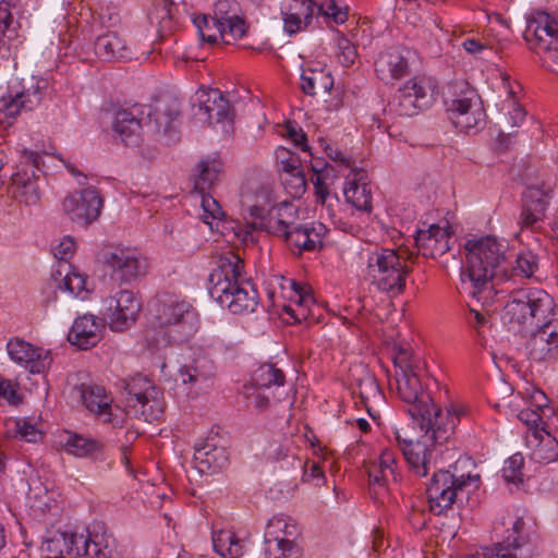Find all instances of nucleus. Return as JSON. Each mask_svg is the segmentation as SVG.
<instances>
[{
	"label": "nucleus",
	"mask_w": 558,
	"mask_h": 558,
	"mask_svg": "<svg viewBox=\"0 0 558 558\" xmlns=\"http://www.w3.org/2000/svg\"><path fill=\"white\" fill-rule=\"evenodd\" d=\"M421 373V446L424 447L421 468L425 476L432 466L436 468L444 454V444L452 428L450 413L439 404L441 390L434 371L424 362Z\"/></svg>",
	"instance_id": "nucleus-1"
},
{
	"label": "nucleus",
	"mask_w": 558,
	"mask_h": 558,
	"mask_svg": "<svg viewBox=\"0 0 558 558\" xmlns=\"http://www.w3.org/2000/svg\"><path fill=\"white\" fill-rule=\"evenodd\" d=\"M465 250L468 254L461 269V291L483 305L490 304L496 296L493 279L505 259L502 245L495 238L485 236L468 241Z\"/></svg>",
	"instance_id": "nucleus-2"
},
{
	"label": "nucleus",
	"mask_w": 558,
	"mask_h": 558,
	"mask_svg": "<svg viewBox=\"0 0 558 558\" xmlns=\"http://www.w3.org/2000/svg\"><path fill=\"white\" fill-rule=\"evenodd\" d=\"M243 269V260L230 253L218 258L208 278L210 296L233 314L252 313L258 304V293Z\"/></svg>",
	"instance_id": "nucleus-3"
},
{
	"label": "nucleus",
	"mask_w": 558,
	"mask_h": 558,
	"mask_svg": "<svg viewBox=\"0 0 558 558\" xmlns=\"http://www.w3.org/2000/svg\"><path fill=\"white\" fill-rule=\"evenodd\" d=\"M294 213L292 205L282 204L278 209V218L268 220V232L283 239L292 251L296 250L298 253L320 248L323 239L328 232L326 226L322 222L295 223L294 220L288 219L293 217Z\"/></svg>",
	"instance_id": "nucleus-4"
},
{
	"label": "nucleus",
	"mask_w": 558,
	"mask_h": 558,
	"mask_svg": "<svg viewBox=\"0 0 558 558\" xmlns=\"http://www.w3.org/2000/svg\"><path fill=\"white\" fill-rule=\"evenodd\" d=\"M554 308V299L545 290L524 288L510 293L504 314L511 323L538 325L549 322Z\"/></svg>",
	"instance_id": "nucleus-5"
},
{
	"label": "nucleus",
	"mask_w": 558,
	"mask_h": 558,
	"mask_svg": "<svg viewBox=\"0 0 558 558\" xmlns=\"http://www.w3.org/2000/svg\"><path fill=\"white\" fill-rule=\"evenodd\" d=\"M442 102L454 126L469 132L484 122L485 113L476 104V90L468 82H452L442 90Z\"/></svg>",
	"instance_id": "nucleus-6"
},
{
	"label": "nucleus",
	"mask_w": 558,
	"mask_h": 558,
	"mask_svg": "<svg viewBox=\"0 0 558 558\" xmlns=\"http://www.w3.org/2000/svg\"><path fill=\"white\" fill-rule=\"evenodd\" d=\"M407 274V264L393 250L378 248L367 255L366 277L383 292H402Z\"/></svg>",
	"instance_id": "nucleus-7"
},
{
	"label": "nucleus",
	"mask_w": 558,
	"mask_h": 558,
	"mask_svg": "<svg viewBox=\"0 0 558 558\" xmlns=\"http://www.w3.org/2000/svg\"><path fill=\"white\" fill-rule=\"evenodd\" d=\"M49 81L25 74L10 81L7 95L0 98V113L4 118H15L21 111L37 108L47 95Z\"/></svg>",
	"instance_id": "nucleus-8"
},
{
	"label": "nucleus",
	"mask_w": 558,
	"mask_h": 558,
	"mask_svg": "<svg viewBox=\"0 0 558 558\" xmlns=\"http://www.w3.org/2000/svg\"><path fill=\"white\" fill-rule=\"evenodd\" d=\"M126 393L125 411L129 415L150 422L159 418L162 407L158 399V388L151 379L135 375L123 380Z\"/></svg>",
	"instance_id": "nucleus-9"
},
{
	"label": "nucleus",
	"mask_w": 558,
	"mask_h": 558,
	"mask_svg": "<svg viewBox=\"0 0 558 558\" xmlns=\"http://www.w3.org/2000/svg\"><path fill=\"white\" fill-rule=\"evenodd\" d=\"M478 480L480 475L477 474L457 477L448 471L438 470L433 474L426 487V497L430 511L440 514L451 508L458 493Z\"/></svg>",
	"instance_id": "nucleus-10"
},
{
	"label": "nucleus",
	"mask_w": 558,
	"mask_h": 558,
	"mask_svg": "<svg viewBox=\"0 0 558 558\" xmlns=\"http://www.w3.org/2000/svg\"><path fill=\"white\" fill-rule=\"evenodd\" d=\"M154 318L159 326L190 337L197 327V313L185 301H158L154 305Z\"/></svg>",
	"instance_id": "nucleus-11"
},
{
	"label": "nucleus",
	"mask_w": 558,
	"mask_h": 558,
	"mask_svg": "<svg viewBox=\"0 0 558 558\" xmlns=\"http://www.w3.org/2000/svg\"><path fill=\"white\" fill-rule=\"evenodd\" d=\"M98 259L111 270L112 278L122 282H130L146 274V259L130 248L105 247Z\"/></svg>",
	"instance_id": "nucleus-12"
},
{
	"label": "nucleus",
	"mask_w": 558,
	"mask_h": 558,
	"mask_svg": "<svg viewBox=\"0 0 558 558\" xmlns=\"http://www.w3.org/2000/svg\"><path fill=\"white\" fill-rule=\"evenodd\" d=\"M43 156L33 150H23L22 168L12 174V183L15 187V196L26 205H35L40 196L36 172L43 170Z\"/></svg>",
	"instance_id": "nucleus-13"
},
{
	"label": "nucleus",
	"mask_w": 558,
	"mask_h": 558,
	"mask_svg": "<svg viewBox=\"0 0 558 558\" xmlns=\"http://www.w3.org/2000/svg\"><path fill=\"white\" fill-rule=\"evenodd\" d=\"M524 39L537 54L558 52V22L546 13L527 20Z\"/></svg>",
	"instance_id": "nucleus-14"
},
{
	"label": "nucleus",
	"mask_w": 558,
	"mask_h": 558,
	"mask_svg": "<svg viewBox=\"0 0 558 558\" xmlns=\"http://www.w3.org/2000/svg\"><path fill=\"white\" fill-rule=\"evenodd\" d=\"M102 205L99 192L94 187H87L66 196L62 208L73 222L88 226L99 217Z\"/></svg>",
	"instance_id": "nucleus-15"
},
{
	"label": "nucleus",
	"mask_w": 558,
	"mask_h": 558,
	"mask_svg": "<svg viewBox=\"0 0 558 558\" xmlns=\"http://www.w3.org/2000/svg\"><path fill=\"white\" fill-rule=\"evenodd\" d=\"M393 362L398 368L396 380L399 397L402 401L409 403V407L416 404L418 400V375L414 353L408 349H400Z\"/></svg>",
	"instance_id": "nucleus-16"
},
{
	"label": "nucleus",
	"mask_w": 558,
	"mask_h": 558,
	"mask_svg": "<svg viewBox=\"0 0 558 558\" xmlns=\"http://www.w3.org/2000/svg\"><path fill=\"white\" fill-rule=\"evenodd\" d=\"M193 114L203 123L231 121L230 104L219 89H199L195 94Z\"/></svg>",
	"instance_id": "nucleus-17"
},
{
	"label": "nucleus",
	"mask_w": 558,
	"mask_h": 558,
	"mask_svg": "<svg viewBox=\"0 0 558 558\" xmlns=\"http://www.w3.org/2000/svg\"><path fill=\"white\" fill-rule=\"evenodd\" d=\"M409 415L407 421L400 422L396 428L397 446L402 453L409 468L414 472L418 471V404L410 405L407 409Z\"/></svg>",
	"instance_id": "nucleus-18"
},
{
	"label": "nucleus",
	"mask_w": 558,
	"mask_h": 558,
	"mask_svg": "<svg viewBox=\"0 0 558 558\" xmlns=\"http://www.w3.org/2000/svg\"><path fill=\"white\" fill-rule=\"evenodd\" d=\"M141 302L132 291L122 290L109 299V327L114 331L130 328L141 311Z\"/></svg>",
	"instance_id": "nucleus-19"
},
{
	"label": "nucleus",
	"mask_w": 558,
	"mask_h": 558,
	"mask_svg": "<svg viewBox=\"0 0 558 558\" xmlns=\"http://www.w3.org/2000/svg\"><path fill=\"white\" fill-rule=\"evenodd\" d=\"M151 122V112H145L144 107L134 105L117 111L113 130L126 145L136 144L141 129Z\"/></svg>",
	"instance_id": "nucleus-20"
},
{
	"label": "nucleus",
	"mask_w": 558,
	"mask_h": 558,
	"mask_svg": "<svg viewBox=\"0 0 558 558\" xmlns=\"http://www.w3.org/2000/svg\"><path fill=\"white\" fill-rule=\"evenodd\" d=\"M238 5L234 1L218 0L214 5V13L210 15L222 28V41L233 44L246 33L243 19L238 13Z\"/></svg>",
	"instance_id": "nucleus-21"
},
{
	"label": "nucleus",
	"mask_w": 558,
	"mask_h": 558,
	"mask_svg": "<svg viewBox=\"0 0 558 558\" xmlns=\"http://www.w3.org/2000/svg\"><path fill=\"white\" fill-rule=\"evenodd\" d=\"M7 349L14 362L24 366L33 374L44 373L51 364L49 351L35 348L24 340H12L8 343Z\"/></svg>",
	"instance_id": "nucleus-22"
},
{
	"label": "nucleus",
	"mask_w": 558,
	"mask_h": 558,
	"mask_svg": "<svg viewBox=\"0 0 558 558\" xmlns=\"http://www.w3.org/2000/svg\"><path fill=\"white\" fill-rule=\"evenodd\" d=\"M527 355L532 361H555L558 357V330L549 322L543 323L526 343Z\"/></svg>",
	"instance_id": "nucleus-23"
},
{
	"label": "nucleus",
	"mask_w": 558,
	"mask_h": 558,
	"mask_svg": "<svg viewBox=\"0 0 558 558\" xmlns=\"http://www.w3.org/2000/svg\"><path fill=\"white\" fill-rule=\"evenodd\" d=\"M216 366L211 359L198 355L190 364L179 368L177 380L190 384L196 391H206L211 387Z\"/></svg>",
	"instance_id": "nucleus-24"
},
{
	"label": "nucleus",
	"mask_w": 558,
	"mask_h": 558,
	"mask_svg": "<svg viewBox=\"0 0 558 558\" xmlns=\"http://www.w3.org/2000/svg\"><path fill=\"white\" fill-rule=\"evenodd\" d=\"M82 555L90 558H120L121 553L118 549L116 538L107 533L100 524H95L88 534L84 535L82 544Z\"/></svg>",
	"instance_id": "nucleus-25"
},
{
	"label": "nucleus",
	"mask_w": 558,
	"mask_h": 558,
	"mask_svg": "<svg viewBox=\"0 0 558 558\" xmlns=\"http://www.w3.org/2000/svg\"><path fill=\"white\" fill-rule=\"evenodd\" d=\"M421 225L427 227V229L421 228V255L436 258L450 250L447 223L440 226L434 219L427 218L421 221Z\"/></svg>",
	"instance_id": "nucleus-26"
},
{
	"label": "nucleus",
	"mask_w": 558,
	"mask_h": 558,
	"mask_svg": "<svg viewBox=\"0 0 558 558\" xmlns=\"http://www.w3.org/2000/svg\"><path fill=\"white\" fill-rule=\"evenodd\" d=\"M104 328L102 319L85 314L75 319L69 333V341L83 350H87L100 341Z\"/></svg>",
	"instance_id": "nucleus-27"
},
{
	"label": "nucleus",
	"mask_w": 558,
	"mask_h": 558,
	"mask_svg": "<svg viewBox=\"0 0 558 558\" xmlns=\"http://www.w3.org/2000/svg\"><path fill=\"white\" fill-rule=\"evenodd\" d=\"M550 185L529 186L523 194V209L521 222L524 227H532L542 219L545 214L548 201L551 197Z\"/></svg>",
	"instance_id": "nucleus-28"
},
{
	"label": "nucleus",
	"mask_w": 558,
	"mask_h": 558,
	"mask_svg": "<svg viewBox=\"0 0 558 558\" xmlns=\"http://www.w3.org/2000/svg\"><path fill=\"white\" fill-rule=\"evenodd\" d=\"M84 534L57 532L41 544V551L49 558L81 556Z\"/></svg>",
	"instance_id": "nucleus-29"
},
{
	"label": "nucleus",
	"mask_w": 558,
	"mask_h": 558,
	"mask_svg": "<svg viewBox=\"0 0 558 558\" xmlns=\"http://www.w3.org/2000/svg\"><path fill=\"white\" fill-rule=\"evenodd\" d=\"M228 462L227 451L223 447L217 446L214 438L195 444L194 463L201 473L217 472L226 466Z\"/></svg>",
	"instance_id": "nucleus-30"
},
{
	"label": "nucleus",
	"mask_w": 558,
	"mask_h": 558,
	"mask_svg": "<svg viewBox=\"0 0 558 558\" xmlns=\"http://www.w3.org/2000/svg\"><path fill=\"white\" fill-rule=\"evenodd\" d=\"M501 523L507 532L505 538L507 547H512L515 550L523 549L525 545L531 543L534 531L533 523L530 520L526 521L523 515L518 513H508Z\"/></svg>",
	"instance_id": "nucleus-31"
},
{
	"label": "nucleus",
	"mask_w": 558,
	"mask_h": 558,
	"mask_svg": "<svg viewBox=\"0 0 558 558\" xmlns=\"http://www.w3.org/2000/svg\"><path fill=\"white\" fill-rule=\"evenodd\" d=\"M96 54L105 61L130 60L132 52L125 40L117 33L98 36L95 41Z\"/></svg>",
	"instance_id": "nucleus-32"
},
{
	"label": "nucleus",
	"mask_w": 558,
	"mask_h": 558,
	"mask_svg": "<svg viewBox=\"0 0 558 558\" xmlns=\"http://www.w3.org/2000/svg\"><path fill=\"white\" fill-rule=\"evenodd\" d=\"M408 61L397 50L385 51L375 62V71L384 82L399 80L407 74Z\"/></svg>",
	"instance_id": "nucleus-33"
},
{
	"label": "nucleus",
	"mask_w": 558,
	"mask_h": 558,
	"mask_svg": "<svg viewBox=\"0 0 558 558\" xmlns=\"http://www.w3.org/2000/svg\"><path fill=\"white\" fill-rule=\"evenodd\" d=\"M179 109L175 105H166L162 108H156L150 123H146L157 134H163L168 137V142H175L179 140L177 131V120L179 117Z\"/></svg>",
	"instance_id": "nucleus-34"
},
{
	"label": "nucleus",
	"mask_w": 558,
	"mask_h": 558,
	"mask_svg": "<svg viewBox=\"0 0 558 558\" xmlns=\"http://www.w3.org/2000/svg\"><path fill=\"white\" fill-rule=\"evenodd\" d=\"M82 403L93 413L106 414L111 404V398L100 385L81 384L74 388Z\"/></svg>",
	"instance_id": "nucleus-35"
},
{
	"label": "nucleus",
	"mask_w": 558,
	"mask_h": 558,
	"mask_svg": "<svg viewBox=\"0 0 558 558\" xmlns=\"http://www.w3.org/2000/svg\"><path fill=\"white\" fill-rule=\"evenodd\" d=\"M222 170V162L215 157H207L196 166L194 178V190L198 193L209 191L219 181Z\"/></svg>",
	"instance_id": "nucleus-36"
},
{
	"label": "nucleus",
	"mask_w": 558,
	"mask_h": 558,
	"mask_svg": "<svg viewBox=\"0 0 558 558\" xmlns=\"http://www.w3.org/2000/svg\"><path fill=\"white\" fill-rule=\"evenodd\" d=\"M61 442L66 452L78 458L89 457L102 450L101 442L70 432L64 434Z\"/></svg>",
	"instance_id": "nucleus-37"
},
{
	"label": "nucleus",
	"mask_w": 558,
	"mask_h": 558,
	"mask_svg": "<svg viewBox=\"0 0 558 558\" xmlns=\"http://www.w3.org/2000/svg\"><path fill=\"white\" fill-rule=\"evenodd\" d=\"M70 268L71 266L66 263L60 264L52 277L58 282L59 289L78 296L81 293L87 292L86 277L77 271H71Z\"/></svg>",
	"instance_id": "nucleus-38"
},
{
	"label": "nucleus",
	"mask_w": 558,
	"mask_h": 558,
	"mask_svg": "<svg viewBox=\"0 0 558 558\" xmlns=\"http://www.w3.org/2000/svg\"><path fill=\"white\" fill-rule=\"evenodd\" d=\"M213 546L223 558H239L243 555V543L232 531H214Z\"/></svg>",
	"instance_id": "nucleus-39"
},
{
	"label": "nucleus",
	"mask_w": 558,
	"mask_h": 558,
	"mask_svg": "<svg viewBox=\"0 0 558 558\" xmlns=\"http://www.w3.org/2000/svg\"><path fill=\"white\" fill-rule=\"evenodd\" d=\"M186 338L187 336L183 333H177L175 331L170 330V328L159 326L156 323V319L154 320V326L145 332V340L148 349L156 351L167 348L172 343L183 341Z\"/></svg>",
	"instance_id": "nucleus-40"
},
{
	"label": "nucleus",
	"mask_w": 558,
	"mask_h": 558,
	"mask_svg": "<svg viewBox=\"0 0 558 558\" xmlns=\"http://www.w3.org/2000/svg\"><path fill=\"white\" fill-rule=\"evenodd\" d=\"M533 437L538 440V444L532 452V458L538 463H550L558 459V441L548 432L534 429Z\"/></svg>",
	"instance_id": "nucleus-41"
},
{
	"label": "nucleus",
	"mask_w": 558,
	"mask_h": 558,
	"mask_svg": "<svg viewBox=\"0 0 558 558\" xmlns=\"http://www.w3.org/2000/svg\"><path fill=\"white\" fill-rule=\"evenodd\" d=\"M4 435L8 438H20L26 442H37L43 437L36 425L26 418L7 420Z\"/></svg>",
	"instance_id": "nucleus-42"
},
{
	"label": "nucleus",
	"mask_w": 558,
	"mask_h": 558,
	"mask_svg": "<svg viewBox=\"0 0 558 558\" xmlns=\"http://www.w3.org/2000/svg\"><path fill=\"white\" fill-rule=\"evenodd\" d=\"M332 85V77L322 71L307 70L301 75V89L310 96H315L320 92L328 93Z\"/></svg>",
	"instance_id": "nucleus-43"
},
{
	"label": "nucleus",
	"mask_w": 558,
	"mask_h": 558,
	"mask_svg": "<svg viewBox=\"0 0 558 558\" xmlns=\"http://www.w3.org/2000/svg\"><path fill=\"white\" fill-rule=\"evenodd\" d=\"M250 384L270 391L283 386L284 374L274 364H263L254 372Z\"/></svg>",
	"instance_id": "nucleus-44"
},
{
	"label": "nucleus",
	"mask_w": 558,
	"mask_h": 558,
	"mask_svg": "<svg viewBox=\"0 0 558 558\" xmlns=\"http://www.w3.org/2000/svg\"><path fill=\"white\" fill-rule=\"evenodd\" d=\"M344 197L348 203L352 204L359 210L369 213L372 210V195L368 184H359L356 179L350 182L344 189Z\"/></svg>",
	"instance_id": "nucleus-45"
},
{
	"label": "nucleus",
	"mask_w": 558,
	"mask_h": 558,
	"mask_svg": "<svg viewBox=\"0 0 558 558\" xmlns=\"http://www.w3.org/2000/svg\"><path fill=\"white\" fill-rule=\"evenodd\" d=\"M398 102L401 116L412 117L416 114L418 83L415 77L408 81L405 85L399 89Z\"/></svg>",
	"instance_id": "nucleus-46"
},
{
	"label": "nucleus",
	"mask_w": 558,
	"mask_h": 558,
	"mask_svg": "<svg viewBox=\"0 0 558 558\" xmlns=\"http://www.w3.org/2000/svg\"><path fill=\"white\" fill-rule=\"evenodd\" d=\"M393 462L392 456L390 452L385 451L380 457V462H373L367 466V475L369 478L371 487L378 485L379 487H384L386 485V481L388 474H393V470L390 463Z\"/></svg>",
	"instance_id": "nucleus-47"
},
{
	"label": "nucleus",
	"mask_w": 558,
	"mask_h": 558,
	"mask_svg": "<svg viewBox=\"0 0 558 558\" xmlns=\"http://www.w3.org/2000/svg\"><path fill=\"white\" fill-rule=\"evenodd\" d=\"M193 24L197 28L203 41L215 44L218 38L222 40V28L214 19L210 17V15H196L193 17Z\"/></svg>",
	"instance_id": "nucleus-48"
},
{
	"label": "nucleus",
	"mask_w": 558,
	"mask_h": 558,
	"mask_svg": "<svg viewBox=\"0 0 558 558\" xmlns=\"http://www.w3.org/2000/svg\"><path fill=\"white\" fill-rule=\"evenodd\" d=\"M266 558H300L298 546L283 538L266 539Z\"/></svg>",
	"instance_id": "nucleus-49"
},
{
	"label": "nucleus",
	"mask_w": 558,
	"mask_h": 558,
	"mask_svg": "<svg viewBox=\"0 0 558 558\" xmlns=\"http://www.w3.org/2000/svg\"><path fill=\"white\" fill-rule=\"evenodd\" d=\"M316 3L313 0H281V13H292L304 19V25L308 26L315 14Z\"/></svg>",
	"instance_id": "nucleus-50"
},
{
	"label": "nucleus",
	"mask_w": 558,
	"mask_h": 558,
	"mask_svg": "<svg viewBox=\"0 0 558 558\" xmlns=\"http://www.w3.org/2000/svg\"><path fill=\"white\" fill-rule=\"evenodd\" d=\"M242 393L247 408H252L258 413L264 412L270 404V391L253 384L244 385Z\"/></svg>",
	"instance_id": "nucleus-51"
},
{
	"label": "nucleus",
	"mask_w": 558,
	"mask_h": 558,
	"mask_svg": "<svg viewBox=\"0 0 558 558\" xmlns=\"http://www.w3.org/2000/svg\"><path fill=\"white\" fill-rule=\"evenodd\" d=\"M539 268L538 256L531 250L520 252L515 258L512 271L517 276L523 278H532Z\"/></svg>",
	"instance_id": "nucleus-52"
},
{
	"label": "nucleus",
	"mask_w": 558,
	"mask_h": 558,
	"mask_svg": "<svg viewBox=\"0 0 558 558\" xmlns=\"http://www.w3.org/2000/svg\"><path fill=\"white\" fill-rule=\"evenodd\" d=\"M438 81L432 76L421 77V111L432 108L439 97Z\"/></svg>",
	"instance_id": "nucleus-53"
},
{
	"label": "nucleus",
	"mask_w": 558,
	"mask_h": 558,
	"mask_svg": "<svg viewBox=\"0 0 558 558\" xmlns=\"http://www.w3.org/2000/svg\"><path fill=\"white\" fill-rule=\"evenodd\" d=\"M524 465V458L521 453H514L505 461L502 468V477L508 483L522 482V468Z\"/></svg>",
	"instance_id": "nucleus-54"
},
{
	"label": "nucleus",
	"mask_w": 558,
	"mask_h": 558,
	"mask_svg": "<svg viewBox=\"0 0 558 558\" xmlns=\"http://www.w3.org/2000/svg\"><path fill=\"white\" fill-rule=\"evenodd\" d=\"M177 0H157L148 10L147 16L151 24H161L171 19V4H175Z\"/></svg>",
	"instance_id": "nucleus-55"
},
{
	"label": "nucleus",
	"mask_w": 558,
	"mask_h": 558,
	"mask_svg": "<svg viewBox=\"0 0 558 558\" xmlns=\"http://www.w3.org/2000/svg\"><path fill=\"white\" fill-rule=\"evenodd\" d=\"M315 12H317V15L332 19L337 24H342L348 19L347 11L339 8L335 0H326L319 5H316Z\"/></svg>",
	"instance_id": "nucleus-56"
},
{
	"label": "nucleus",
	"mask_w": 558,
	"mask_h": 558,
	"mask_svg": "<svg viewBox=\"0 0 558 558\" xmlns=\"http://www.w3.org/2000/svg\"><path fill=\"white\" fill-rule=\"evenodd\" d=\"M282 183L291 196L300 197L306 190L304 171L283 175Z\"/></svg>",
	"instance_id": "nucleus-57"
},
{
	"label": "nucleus",
	"mask_w": 558,
	"mask_h": 558,
	"mask_svg": "<svg viewBox=\"0 0 558 558\" xmlns=\"http://www.w3.org/2000/svg\"><path fill=\"white\" fill-rule=\"evenodd\" d=\"M294 291L298 295L296 306L298 308H291L290 306L286 307V312L290 314L292 317H294L296 320H301L302 318H305L304 308L308 306L311 303H314L313 296L305 292L302 287H296V283H293Z\"/></svg>",
	"instance_id": "nucleus-58"
},
{
	"label": "nucleus",
	"mask_w": 558,
	"mask_h": 558,
	"mask_svg": "<svg viewBox=\"0 0 558 558\" xmlns=\"http://www.w3.org/2000/svg\"><path fill=\"white\" fill-rule=\"evenodd\" d=\"M199 194L202 195V208L204 210L203 221L209 223L208 218L220 219L223 216V211L219 203L213 196L206 194V192Z\"/></svg>",
	"instance_id": "nucleus-59"
},
{
	"label": "nucleus",
	"mask_w": 558,
	"mask_h": 558,
	"mask_svg": "<svg viewBox=\"0 0 558 558\" xmlns=\"http://www.w3.org/2000/svg\"><path fill=\"white\" fill-rule=\"evenodd\" d=\"M338 59L343 66H350L356 59V49L351 41L344 37L338 39Z\"/></svg>",
	"instance_id": "nucleus-60"
},
{
	"label": "nucleus",
	"mask_w": 558,
	"mask_h": 558,
	"mask_svg": "<svg viewBox=\"0 0 558 558\" xmlns=\"http://www.w3.org/2000/svg\"><path fill=\"white\" fill-rule=\"evenodd\" d=\"M302 480L303 482L313 483L314 485L319 486L325 481V474L317 463L307 462L305 464Z\"/></svg>",
	"instance_id": "nucleus-61"
},
{
	"label": "nucleus",
	"mask_w": 558,
	"mask_h": 558,
	"mask_svg": "<svg viewBox=\"0 0 558 558\" xmlns=\"http://www.w3.org/2000/svg\"><path fill=\"white\" fill-rule=\"evenodd\" d=\"M283 20V29L287 34L294 35L306 26L304 25V19L299 15H293L292 13H281Z\"/></svg>",
	"instance_id": "nucleus-62"
},
{
	"label": "nucleus",
	"mask_w": 558,
	"mask_h": 558,
	"mask_svg": "<svg viewBox=\"0 0 558 558\" xmlns=\"http://www.w3.org/2000/svg\"><path fill=\"white\" fill-rule=\"evenodd\" d=\"M75 251V242L72 238L65 236L63 240L53 248L54 256L63 262H66Z\"/></svg>",
	"instance_id": "nucleus-63"
},
{
	"label": "nucleus",
	"mask_w": 558,
	"mask_h": 558,
	"mask_svg": "<svg viewBox=\"0 0 558 558\" xmlns=\"http://www.w3.org/2000/svg\"><path fill=\"white\" fill-rule=\"evenodd\" d=\"M287 154L288 157L280 161L282 177L286 174L295 173L296 171H304L300 157L291 151H287Z\"/></svg>",
	"instance_id": "nucleus-64"
}]
</instances>
